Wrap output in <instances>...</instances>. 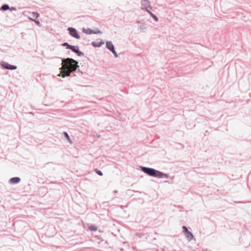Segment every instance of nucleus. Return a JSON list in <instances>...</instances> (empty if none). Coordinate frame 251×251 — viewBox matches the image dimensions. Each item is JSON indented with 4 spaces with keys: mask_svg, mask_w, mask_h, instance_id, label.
I'll list each match as a JSON object with an SVG mask.
<instances>
[{
    "mask_svg": "<svg viewBox=\"0 0 251 251\" xmlns=\"http://www.w3.org/2000/svg\"><path fill=\"white\" fill-rule=\"evenodd\" d=\"M147 11L149 12V13L151 16V17L153 18V19L155 21H158V18L157 17L154 15L153 13H152L151 11H150L149 10H147Z\"/></svg>",
    "mask_w": 251,
    "mask_h": 251,
    "instance_id": "nucleus-11",
    "label": "nucleus"
},
{
    "mask_svg": "<svg viewBox=\"0 0 251 251\" xmlns=\"http://www.w3.org/2000/svg\"><path fill=\"white\" fill-rule=\"evenodd\" d=\"M34 21L35 22V23L37 25H40V22H39V21H36V20H35V21Z\"/></svg>",
    "mask_w": 251,
    "mask_h": 251,
    "instance_id": "nucleus-18",
    "label": "nucleus"
},
{
    "mask_svg": "<svg viewBox=\"0 0 251 251\" xmlns=\"http://www.w3.org/2000/svg\"><path fill=\"white\" fill-rule=\"evenodd\" d=\"M39 16V13L37 12H32L31 14V17H29V19L31 21H35L37 19Z\"/></svg>",
    "mask_w": 251,
    "mask_h": 251,
    "instance_id": "nucleus-8",
    "label": "nucleus"
},
{
    "mask_svg": "<svg viewBox=\"0 0 251 251\" xmlns=\"http://www.w3.org/2000/svg\"><path fill=\"white\" fill-rule=\"evenodd\" d=\"M9 9V7L8 5L5 4L2 6L1 9L3 10H6Z\"/></svg>",
    "mask_w": 251,
    "mask_h": 251,
    "instance_id": "nucleus-14",
    "label": "nucleus"
},
{
    "mask_svg": "<svg viewBox=\"0 0 251 251\" xmlns=\"http://www.w3.org/2000/svg\"><path fill=\"white\" fill-rule=\"evenodd\" d=\"M64 134L65 135V136L67 138V139L68 140L69 142L70 143H72V142L68 135V134L67 133V132H64Z\"/></svg>",
    "mask_w": 251,
    "mask_h": 251,
    "instance_id": "nucleus-12",
    "label": "nucleus"
},
{
    "mask_svg": "<svg viewBox=\"0 0 251 251\" xmlns=\"http://www.w3.org/2000/svg\"><path fill=\"white\" fill-rule=\"evenodd\" d=\"M143 3H144L145 4H149V2L147 0H144L142 2Z\"/></svg>",
    "mask_w": 251,
    "mask_h": 251,
    "instance_id": "nucleus-17",
    "label": "nucleus"
},
{
    "mask_svg": "<svg viewBox=\"0 0 251 251\" xmlns=\"http://www.w3.org/2000/svg\"><path fill=\"white\" fill-rule=\"evenodd\" d=\"M96 172L100 176H102V173L101 171H99V170H96Z\"/></svg>",
    "mask_w": 251,
    "mask_h": 251,
    "instance_id": "nucleus-16",
    "label": "nucleus"
},
{
    "mask_svg": "<svg viewBox=\"0 0 251 251\" xmlns=\"http://www.w3.org/2000/svg\"><path fill=\"white\" fill-rule=\"evenodd\" d=\"M183 229V231L185 233V236L187 238V239L189 240H191L193 239V235L192 233L188 230L187 228L185 226H183L182 227Z\"/></svg>",
    "mask_w": 251,
    "mask_h": 251,
    "instance_id": "nucleus-3",
    "label": "nucleus"
},
{
    "mask_svg": "<svg viewBox=\"0 0 251 251\" xmlns=\"http://www.w3.org/2000/svg\"><path fill=\"white\" fill-rule=\"evenodd\" d=\"M103 42H102L101 41V40H100V41H95V42H93L92 43V45L94 46V47H100L101 45L103 44Z\"/></svg>",
    "mask_w": 251,
    "mask_h": 251,
    "instance_id": "nucleus-10",
    "label": "nucleus"
},
{
    "mask_svg": "<svg viewBox=\"0 0 251 251\" xmlns=\"http://www.w3.org/2000/svg\"><path fill=\"white\" fill-rule=\"evenodd\" d=\"M106 47L110 50L115 55V57H117L118 55L115 50L114 45L111 42H107L106 43Z\"/></svg>",
    "mask_w": 251,
    "mask_h": 251,
    "instance_id": "nucleus-5",
    "label": "nucleus"
},
{
    "mask_svg": "<svg viewBox=\"0 0 251 251\" xmlns=\"http://www.w3.org/2000/svg\"><path fill=\"white\" fill-rule=\"evenodd\" d=\"M141 169L142 171H143L145 173L150 176L161 177L163 175L162 173L153 169L144 167H142Z\"/></svg>",
    "mask_w": 251,
    "mask_h": 251,
    "instance_id": "nucleus-2",
    "label": "nucleus"
},
{
    "mask_svg": "<svg viewBox=\"0 0 251 251\" xmlns=\"http://www.w3.org/2000/svg\"><path fill=\"white\" fill-rule=\"evenodd\" d=\"M89 229L92 231H96L97 230V227L94 226H91L89 227Z\"/></svg>",
    "mask_w": 251,
    "mask_h": 251,
    "instance_id": "nucleus-13",
    "label": "nucleus"
},
{
    "mask_svg": "<svg viewBox=\"0 0 251 251\" xmlns=\"http://www.w3.org/2000/svg\"><path fill=\"white\" fill-rule=\"evenodd\" d=\"M15 10V8H14V7H12L11 8H10V10Z\"/></svg>",
    "mask_w": 251,
    "mask_h": 251,
    "instance_id": "nucleus-19",
    "label": "nucleus"
},
{
    "mask_svg": "<svg viewBox=\"0 0 251 251\" xmlns=\"http://www.w3.org/2000/svg\"><path fill=\"white\" fill-rule=\"evenodd\" d=\"M63 46H66L67 47V49H70V47L71 46V45H69L68 43H64V44H63L62 45Z\"/></svg>",
    "mask_w": 251,
    "mask_h": 251,
    "instance_id": "nucleus-15",
    "label": "nucleus"
},
{
    "mask_svg": "<svg viewBox=\"0 0 251 251\" xmlns=\"http://www.w3.org/2000/svg\"><path fill=\"white\" fill-rule=\"evenodd\" d=\"M21 180V179L18 177H15L11 178L9 180L10 183L15 184L19 183Z\"/></svg>",
    "mask_w": 251,
    "mask_h": 251,
    "instance_id": "nucleus-9",
    "label": "nucleus"
},
{
    "mask_svg": "<svg viewBox=\"0 0 251 251\" xmlns=\"http://www.w3.org/2000/svg\"><path fill=\"white\" fill-rule=\"evenodd\" d=\"M68 30L70 32V34L72 36L74 37L76 39L80 38V36L78 35L76 30L75 28H73V27H70V28H69Z\"/></svg>",
    "mask_w": 251,
    "mask_h": 251,
    "instance_id": "nucleus-4",
    "label": "nucleus"
},
{
    "mask_svg": "<svg viewBox=\"0 0 251 251\" xmlns=\"http://www.w3.org/2000/svg\"><path fill=\"white\" fill-rule=\"evenodd\" d=\"M4 68L9 70H15L17 69V67L14 65H10L8 63H4L2 65Z\"/></svg>",
    "mask_w": 251,
    "mask_h": 251,
    "instance_id": "nucleus-7",
    "label": "nucleus"
},
{
    "mask_svg": "<svg viewBox=\"0 0 251 251\" xmlns=\"http://www.w3.org/2000/svg\"><path fill=\"white\" fill-rule=\"evenodd\" d=\"M69 49L77 53V54L79 56L82 54V53L78 50V47L77 46H71Z\"/></svg>",
    "mask_w": 251,
    "mask_h": 251,
    "instance_id": "nucleus-6",
    "label": "nucleus"
},
{
    "mask_svg": "<svg viewBox=\"0 0 251 251\" xmlns=\"http://www.w3.org/2000/svg\"><path fill=\"white\" fill-rule=\"evenodd\" d=\"M62 71L58 75L62 77L66 76H69L72 72L76 69L77 62L75 60L71 58H67L62 60Z\"/></svg>",
    "mask_w": 251,
    "mask_h": 251,
    "instance_id": "nucleus-1",
    "label": "nucleus"
}]
</instances>
